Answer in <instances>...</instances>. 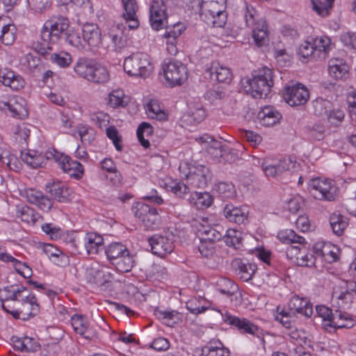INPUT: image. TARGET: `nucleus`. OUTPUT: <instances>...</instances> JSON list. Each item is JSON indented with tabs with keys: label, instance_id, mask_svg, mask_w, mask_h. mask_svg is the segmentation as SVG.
<instances>
[{
	"label": "nucleus",
	"instance_id": "nucleus-33",
	"mask_svg": "<svg viewBox=\"0 0 356 356\" xmlns=\"http://www.w3.org/2000/svg\"><path fill=\"white\" fill-rule=\"evenodd\" d=\"M281 114L273 107L266 106L259 113L261 123L266 127L275 125L281 119Z\"/></svg>",
	"mask_w": 356,
	"mask_h": 356
},
{
	"label": "nucleus",
	"instance_id": "nucleus-61",
	"mask_svg": "<svg viewBox=\"0 0 356 356\" xmlns=\"http://www.w3.org/2000/svg\"><path fill=\"white\" fill-rule=\"evenodd\" d=\"M298 54L304 58H307L310 56L316 58V51H314L313 44L309 42H305L300 46Z\"/></svg>",
	"mask_w": 356,
	"mask_h": 356
},
{
	"label": "nucleus",
	"instance_id": "nucleus-16",
	"mask_svg": "<svg viewBox=\"0 0 356 356\" xmlns=\"http://www.w3.org/2000/svg\"><path fill=\"white\" fill-rule=\"evenodd\" d=\"M0 82L3 86L16 91L22 89L26 84L25 80L21 75L8 68L0 69Z\"/></svg>",
	"mask_w": 356,
	"mask_h": 356
},
{
	"label": "nucleus",
	"instance_id": "nucleus-27",
	"mask_svg": "<svg viewBox=\"0 0 356 356\" xmlns=\"http://www.w3.org/2000/svg\"><path fill=\"white\" fill-rule=\"evenodd\" d=\"M82 35L85 43L91 47H97L102 42L100 29L95 24H85L82 28Z\"/></svg>",
	"mask_w": 356,
	"mask_h": 356
},
{
	"label": "nucleus",
	"instance_id": "nucleus-23",
	"mask_svg": "<svg viewBox=\"0 0 356 356\" xmlns=\"http://www.w3.org/2000/svg\"><path fill=\"white\" fill-rule=\"evenodd\" d=\"M252 28V38L257 47L265 46L268 42V29L266 22L263 18L255 22Z\"/></svg>",
	"mask_w": 356,
	"mask_h": 356
},
{
	"label": "nucleus",
	"instance_id": "nucleus-5",
	"mask_svg": "<svg viewBox=\"0 0 356 356\" xmlns=\"http://www.w3.org/2000/svg\"><path fill=\"white\" fill-rule=\"evenodd\" d=\"M124 70L129 76L147 77L153 70L148 54L136 53L125 58Z\"/></svg>",
	"mask_w": 356,
	"mask_h": 356
},
{
	"label": "nucleus",
	"instance_id": "nucleus-25",
	"mask_svg": "<svg viewBox=\"0 0 356 356\" xmlns=\"http://www.w3.org/2000/svg\"><path fill=\"white\" fill-rule=\"evenodd\" d=\"M289 307L293 315L298 314L306 317H310L313 314L312 306L309 302L303 298H300L298 296H293L289 303Z\"/></svg>",
	"mask_w": 356,
	"mask_h": 356
},
{
	"label": "nucleus",
	"instance_id": "nucleus-63",
	"mask_svg": "<svg viewBox=\"0 0 356 356\" xmlns=\"http://www.w3.org/2000/svg\"><path fill=\"white\" fill-rule=\"evenodd\" d=\"M213 243L200 241L198 245V250L200 254L204 257H211L215 252V247Z\"/></svg>",
	"mask_w": 356,
	"mask_h": 356
},
{
	"label": "nucleus",
	"instance_id": "nucleus-9",
	"mask_svg": "<svg viewBox=\"0 0 356 356\" xmlns=\"http://www.w3.org/2000/svg\"><path fill=\"white\" fill-rule=\"evenodd\" d=\"M148 241L152 253L161 257L171 253L175 248L174 236L169 233L154 234L149 238Z\"/></svg>",
	"mask_w": 356,
	"mask_h": 356
},
{
	"label": "nucleus",
	"instance_id": "nucleus-46",
	"mask_svg": "<svg viewBox=\"0 0 356 356\" xmlns=\"http://www.w3.org/2000/svg\"><path fill=\"white\" fill-rule=\"evenodd\" d=\"M243 13L245 24L248 27L252 26V25L255 24V22L261 19L254 7L248 4L246 1L244 2Z\"/></svg>",
	"mask_w": 356,
	"mask_h": 356
},
{
	"label": "nucleus",
	"instance_id": "nucleus-49",
	"mask_svg": "<svg viewBox=\"0 0 356 356\" xmlns=\"http://www.w3.org/2000/svg\"><path fill=\"white\" fill-rule=\"evenodd\" d=\"M32 342V338L26 337L24 339H18L14 341V347L24 352H35L40 349V344L38 342H34L31 346L29 343Z\"/></svg>",
	"mask_w": 356,
	"mask_h": 356
},
{
	"label": "nucleus",
	"instance_id": "nucleus-26",
	"mask_svg": "<svg viewBox=\"0 0 356 356\" xmlns=\"http://www.w3.org/2000/svg\"><path fill=\"white\" fill-rule=\"evenodd\" d=\"M356 284L353 282L346 283V289L342 291L334 289L332 293V300H337V305L339 308H346L353 302V296L352 291L355 293Z\"/></svg>",
	"mask_w": 356,
	"mask_h": 356
},
{
	"label": "nucleus",
	"instance_id": "nucleus-31",
	"mask_svg": "<svg viewBox=\"0 0 356 356\" xmlns=\"http://www.w3.org/2000/svg\"><path fill=\"white\" fill-rule=\"evenodd\" d=\"M104 244L102 236L94 233H87L84 237V245L88 254H96Z\"/></svg>",
	"mask_w": 356,
	"mask_h": 356
},
{
	"label": "nucleus",
	"instance_id": "nucleus-47",
	"mask_svg": "<svg viewBox=\"0 0 356 356\" xmlns=\"http://www.w3.org/2000/svg\"><path fill=\"white\" fill-rule=\"evenodd\" d=\"M215 191L222 199L232 198L236 195L234 186L231 183L220 182L216 185Z\"/></svg>",
	"mask_w": 356,
	"mask_h": 356
},
{
	"label": "nucleus",
	"instance_id": "nucleus-38",
	"mask_svg": "<svg viewBox=\"0 0 356 356\" xmlns=\"http://www.w3.org/2000/svg\"><path fill=\"white\" fill-rule=\"evenodd\" d=\"M91 120L101 129H105L107 137L111 139V117L108 113L97 112L91 115Z\"/></svg>",
	"mask_w": 356,
	"mask_h": 356
},
{
	"label": "nucleus",
	"instance_id": "nucleus-1",
	"mask_svg": "<svg viewBox=\"0 0 356 356\" xmlns=\"http://www.w3.org/2000/svg\"><path fill=\"white\" fill-rule=\"evenodd\" d=\"M70 28L69 20L62 16H54L47 19L40 31L41 41L35 43L33 49L42 56L53 51V46L63 38Z\"/></svg>",
	"mask_w": 356,
	"mask_h": 356
},
{
	"label": "nucleus",
	"instance_id": "nucleus-12",
	"mask_svg": "<svg viewBox=\"0 0 356 356\" xmlns=\"http://www.w3.org/2000/svg\"><path fill=\"white\" fill-rule=\"evenodd\" d=\"M284 97L286 103L291 106H297L307 103L309 97V93L304 85L298 83L286 86Z\"/></svg>",
	"mask_w": 356,
	"mask_h": 356
},
{
	"label": "nucleus",
	"instance_id": "nucleus-14",
	"mask_svg": "<svg viewBox=\"0 0 356 356\" xmlns=\"http://www.w3.org/2000/svg\"><path fill=\"white\" fill-rule=\"evenodd\" d=\"M135 216L142 221L147 229H154L159 222L156 209L147 204L138 203Z\"/></svg>",
	"mask_w": 356,
	"mask_h": 356
},
{
	"label": "nucleus",
	"instance_id": "nucleus-2",
	"mask_svg": "<svg viewBox=\"0 0 356 356\" xmlns=\"http://www.w3.org/2000/svg\"><path fill=\"white\" fill-rule=\"evenodd\" d=\"M244 92L254 98L263 99L267 97L273 85V72L263 67L252 72V79H244L241 81Z\"/></svg>",
	"mask_w": 356,
	"mask_h": 356
},
{
	"label": "nucleus",
	"instance_id": "nucleus-43",
	"mask_svg": "<svg viewBox=\"0 0 356 356\" xmlns=\"http://www.w3.org/2000/svg\"><path fill=\"white\" fill-rule=\"evenodd\" d=\"M277 238L284 243H298L302 245L305 243V238L297 235L292 229H286L278 232Z\"/></svg>",
	"mask_w": 356,
	"mask_h": 356
},
{
	"label": "nucleus",
	"instance_id": "nucleus-20",
	"mask_svg": "<svg viewBox=\"0 0 356 356\" xmlns=\"http://www.w3.org/2000/svg\"><path fill=\"white\" fill-rule=\"evenodd\" d=\"M46 191L52 198L60 202H67L70 200L69 188L61 181L49 182L46 185Z\"/></svg>",
	"mask_w": 356,
	"mask_h": 356
},
{
	"label": "nucleus",
	"instance_id": "nucleus-7",
	"mask_svg": "<svg viewBox=\"0 0 356 356\" xmlns=\"http://www.w3.org/2000/svg\"><path fill=\"white\" fill-rule=\"evenodd\" d=\"M46 157L58 163L63 171L71 177L79 179L83 174V167L79 162L72 160L68 156L63 154L55 149L47 151Z\"/></svg>",
	"mask_w": 356,
	"mask_h": 356
},
{
	"label": "nucleus",
	"instance_id": "nucleus-48",
	"mask_svg": "<svg viewBox=\"0 0 356 356\" xmlns=\"http://www.w3.org/2000/svg\"><path fill=\"white\" fill-rule=\"evenodd\" d=\"M71 324L76 333L83 336L88 329V321L82 315L74 314L71 318Z\"/></svg>",
	"mask_w": 356,
	"mask_h": 356
},
{
	"label": "nucleus",
	"instance_id": "nucleus-62",
	"mask_svg": "<svg viewBox=\"0 0 356 356\" xmlns=\"http://www.w3.org/2000/svg\"><path fill=\"white\" fill-rule=\"evenodd\" d=\"M42 229L53 240H56L60 238L63 233L62 230L59 227L54 225L51 223L44 224L42 226Z\"/></svg>",
	"mask_w": 356,
	"mask_h": 356
},
{
	"label": "nucleus",
	"instance_id": "nucleus-8",
	"mask_svg": "<svg viewBox=\"0 0 356 356\" xmlns=\"http://www.w3.org/2000/svg\"><path fill=\"white\" fill-rule=\"evenodd\" d=\"M310 194L317 200L332 201L334 200L337 188L331 180L314 178L308 183Z\"/></svg>",
	"mask_w": 356,
	"mask_h": 356
},
{
	"label": "nucleus",
	"instance_id": "nucleus-41",
	"mask_svg": "<svg viewBox=\"0 0 356 356\" xmlns=\"http://www.w3.org/2000/svg\"><path fill=\"white\" fill-rule=\"evenodd\" d=\"M132 257L129 254H124L113 260V266H115L117 271L127 273L131 270L134 266Z\"/></svg>",
	"mask_w": 356,
	"mask_h": 356
},
{
	"label": "nucleus",
	"instance_id": "nucleus-4",
	"mask_svg": "<svg viewBox=\"0 0 356 356\" xmlns=\"http://www.w3.org/2000/svg\"><path fill=\"white\" fill-rule=\"evenodd\" d=\"M81 77L95 83L104 84L110 79L109 70L92 59L80 58L74 67Z\"/></svg>",
	"mask_w": 356,
	"mask_h": 356
},
{
	"label": "nucleus",
	"instance_id": "nucleus-11",
	"mask_svg": "<svg viewBox=\"0 0 356 356\" xmlns=\"http://www.w3.org/2000/svg\"><path fill=\"white\" fill-rule=\"evenodd\" d=\"M184 175L189 184L200 188L206 187L211 177L209 168L203 165L190 166L188 172L184 173Z\"/></svg>",
	"mask_w": 356,
	"mask_h": 356
},
{
	"label": "nucleus",
	"instance_id": "nucleus-28",
	"mask_svg": "<svg viewBox=\"0 0 356 356\" xmlns=\"http://www.w3.org/2000/svg\"><path fill=\"white\" fill-rule=\"evenodd\" d=\"M232 265L239 277L245 282H248L252 279L256 270L255 264L248 261L245 262L241 259H235Z\"/></svg>",
	"mask_w": 356,
	"mask_h": 356
},
{
	"label": "nucleus",
	"instance_id": "nucleus-3",
	"mask_svg": "<svg viewBox=\"0 0 356 356\" xmlns=\"http://www.w3.org/2000/svg\"><path fill=\"white\" fill-rule=\"evenodd\" d=\"M10 292L11 293L8 296V298L15 301L21 300V306L16 310L10 311L3 303L2 308L5 312L11 314L14 318L23 321L28 320L39 313L40 306L37 302V298L33 293L24 294L25 292H27L26 287H17Z\"/></svg>",
	"mask_w": 356,
	"mask_h": 356
},
{
	"label": "nucleus",
	"instance_id": "nucleus-19",
	"mask_svg": "<svg viewBox=\"0 0 356 356\" xmlns=\"http://www.w3.org/2000/svg\"><path fill=\"white\" fill-rule=\"evenodd\" d=\"M26 197L29 203L44 211H49L53 206L52 200L40 191L29 188L26 191Z\"/></svg>",
	"mask_w": 356,
	"mask_h": 356
},
{
	"label": "nucleus",
	"instance_id": "nucleus-56",
	"mask_svg": "<svg viewBox=\"0 0 356 356\" xmlns=\"http://www.w3.org/2000/svg\"><path fill=\"white\" fill-rule=\"evenodd\" d=\"M15 140L22 145H27V140L30 136V130L25 125L17 126L15 131Z\"/></svg>",
	"mask_w": 356,
	"mask_h": 356
},
{
	"label": "nucleus",
	"instance_id": "nucleus-40",
	"mask_svg": "<svg viewBox=\"0 0 356 356\" xmlns=\"http://www.w3.org/2000/svg\"><path fill=\"white\" fill-rule=\"evenodd\" d=\"M136 134L140 145L145 148H148L150 146V143L149 140L145 137L152 136L153 134L152 126L148 122H143L138 127Z\"/></svg>",
	"mask_w": 356,
	"mask_h": 356
},
{
	"label": "nucleus",
	"instance_id": "nucleus-35",
	"mask_svg": "<svg viewBox=\"0 0 356 356\" xmlns=\"http://www.w3.org/2000/svg\"><path fill=\"white\" fill-rule=\"evenodd\" d=\"M240 231L234 229H228L223 235V239L227 246L236 250H240L243 247V236Z\"/></svg>",
	"mask_w": 356,
	"mask_h": 356
},
{
	"label": "nucleus",
	"instance_id": "nucleus-51",
	"mask_svg": "<svg viewBox=\"0 0 356 356\" xmlns=\"http://www.w3.org/2000/svg\"><path fill=\"white\" fill-rule=\"evenodd\" d=\"M147 112L151 118L159 120H165L168 116L166 113L160 108L156 102L151 100L147 104Z\"/></svg>",
	"mask_w": 356,
	"mask_h": 356
},
{
	"label": "nucleus",
	"instance_id": "nucleus-59",
	"mask_svg": "<svg viewBox=\"0 0 356 356\" xmlns=\"http://www.w3.org/2000/svg\"><path fill=\"white\" fill-rule=\"evenodd\" d=\"M325 117L330 125L338 126L343 120L344 113L340 109L331 108Z\"/></svg>",
	"mask_w": 356,
	"mask_h": 356
},
{
	"label": "nucleus",
	"instance_id": "nucleus-34",
	"mask_svg": "<svg viewBox=\"0 0 356 356\" xmlns=\"http://www.w3.org/2000/svg\"><path fill=\"white\" fill-rule=\"evenodd\" d=\"M15 26L13 24L2 23V19L0 18V43L5 45L12 44L15 40Z\"/></svg>",
	"mask_w": 356,
	"mask_h": 356
},
{
	"label": "nucleus",
	"instance_id": "nucleus-60",
	"mask_svg": "<svg viewBox=\"0 0 356 356\" xmlns=\"http://www.w3.org/2000/svg\"><path fill=\"white\" fill-rule=\"evenodd\" d=\"M275 165L278 171L279 174L281 175L285 171L290 170L295 166V162L291 157H284L279 160V161L275 163Z\"/></svg>",
	"mask_w": 356,
	"mask_h": 356
},
{
	"label": "nucleus",
	"instance_id": "nucleus-17",
	"mask_svg": "<svg viewBox=\"0 0 356 356\" xmlns=\"http://www.w3.org/2000/svg\"><path fill=\"white\" fill-rule=\"evenodd\" d=\"M225 323L236 327L242 333L254 334L258 330V327L245 318H238L225 313L223 316Z\"/></svg>",
	"mask_w": 356,
	"mask_h": 356
},
{
	"label": "nucleus",
	"instance_id": "nucleus-39",
	"mask_svg": "<svg viewBox=\"0 0 356 356\" xmlns=\"http://www.w3.org/2000/svg\"><path fill=\"white\" fill-rule=\"evenodd\" d=\"M216 289L222 294L228 297L235 295L238 290V286L227 278H220L216 282Z\"/></svg>",
	"mask_w": 356,
	"mask_h": 356
},
{
	"label": "nucleus",
	"instance_id": "nucleus-21",
	"mask_svg": "<svg viewBox=\"0 0 356 356\" xmlns=\"http://www.w3.org/2000/svg\"><path fill=\"white\" fill-rule=\"evenodd\" d=\"M248 210L244 207H236L232 204H226L223 215L229 222L237 224L244 223L248 219Z\"/></svg>",
	"mask_w": 356,
	"mask_h": 356
},
{
	"label": "nucleus",
	"instance_id": "nucleus-10",
	"mask_svg": "<svg viewBox=\"0 0 356 356\" xmlns=\"http://www.w3.org/2000/svg\"><path fill=\"white\" fill-rule=\"evenodd\" d=\"M200 14L212 18L211 23L216 27H222L226 22L225 8L217 1H202Z\"/></svg>",
	"mask_w": 356,
	"mask_h": 356
},
{
	"label": "nucleus",
	"instance_id": "nucleus-18",
	"mask_svg": "<svg viewBox=\"0 0 356 356\" xmlns=\"http://www.w3.org/2000/svg\"><path fill=\"white\" fill-rule=\"evenodd\" d=\"M205 74L214 81L228 83L231 81L232 74L230 70L220 65L218 62H213L211 66L205 71Z\"/></svg>",
	"mask_w": 356,
	"mask_h": 356
},
{
	"label": "nucleus",
	"instance_id": "nucleus-53",
	"mask_svg": "<svg viewBox=\"0 0 356 356\" xmlns=\"http://www.w3.org/2000/svg\"><path fill=\"white\" fill-rule=\"evenodd\" d=\"M126 29V26L123 24H117L115 29H113V32H116L113 34V42L115 43L118 49H121L126 45V38L124 36V31Z\"/></svg>",
	"mask_w": 356,
	"mask_h": 356
},
{
	"label": "nucleus",
	"instance_id": "nucleus-42",
	"mask_svg": "<svg viewBox=\"0 0 356 356\" xmlns=\"http://www.w3.org/2000/svg\"><path fill=\"white\" fill-rule=\"evenodd\" d=\"M332 106L331 102L323 98H317L312 102L313 112L316 116H325L332 108Z\"/></svg>",
	"mask_w": 356,
	"mask_h": 356
},
{
	"label": "nucleus",
	"instance_id": "nucleus-44",
	"mask_svg": "<svg viewBox=\"0 0 356 356\" xmlns=\"http://www.w3.org/2000/svg\"><path fill=\"white\" fill-rule=\"evenodd\" d=\"M43 56L61 67L69 66L72 60L70 54L66 52L51 53V51H49L48 55Z\"/></svg>",
	"mask_w": 356,
	"mask_h": 356
},
{
	"label": "nucleus",
	"instance_id": "nucleus-37",
	"mask_svg": "<svg viewBox=\"0 0 356 356\" xmlns=\"http://www.w3.org/2000/svg\"><path fill=\"white\" fill-rule=\"evenodd\" d=\"M63 39L71 46L78 49H83L85 48V42L82 33L74 29H68Z\"/></svg>",
	"mask_w": 356,
	"mask_h": 356
},
{
	"label": "nucleus",
	"instance_id": "nucleus-15",
	"mask_svg": "<svg viewBox=\"0 0 356 356\" xmlns=\"http://www.w3.org/2000/svg\"><path fill=\"white\" fill-rule=\"evenodd\" d=\"M355 324V320L352 318L347 313L342 312L339 309H335V316L331 323H327L325 325V330L328 332H335L337 329L353 327Z\"/></svg>",
	"mask_w": 356,
	"mask_h": 356
},
{
	"label": "nucleus",
	"instance_id": "nucleus-13",
	"mask_svg": "<svg viewBox=\"0 0 356 356\" xmlns=\"http://www.w3.org/2000/svg\"><path fill=\"white\" fill-rule=\"evenodd\" d=\"M166 6L163 0H152L149 8V22L154 30H160L168 24Z\"/></svg>",
	"mask_w": 356,
	"mask_h": 356
},
{
	"label": "nucleus",
	"instance_id": "nucleus-64",
	"mask_svg": "<svg viewBox=\"0 0 356 356\" xmlns=\"http://www.w3.org/2000/svg\"><path fill=\"white\" fill-rule=\"evenodd\" d=\"M341 40L344 45L356 49V33H344L341 35Z\"/></svg>",
	"mask_w": 356,
	"mask_h": 356
},
{
	"label": "nucleus",
	"instance_id": "nucleus-29",
	"mask_svg": "<svg viewBox=\"0 0 356 356\" xmlns=\"http://www.w3.org/2000/svg\"><path fill=\"white\" fill-rule=\"evenodd\" d=\"M348 66L343 60L332 58L328 63V72L330 75L335 79H343L348 76Z\"/></svg>",
	"mask_w": 356,
	"mask_h": 356
},
{
	"label": "nucleus",
	"instance_id": "nucleus-55",
	"mask_svg": "<svg viewBox=\"0 0 356 356\" xmlns=\"http://www.w3.org/2000/svg\"><path fill=\"white\" fill-rule=\"evenodd\" d=\"M316 310L318 316L323 318L322 326L325 330V325L333 321L334 316H335V311L333 312L331 308L324 305H317Z\"/></svg>",
	"mask_w": 356,
	"mask_h": 356
},
{
	"label": "nucleus",
	"instance_id": "nucleus-6",
	"mask_svg": "<svg viewBox=\"0 0 356 356\" xmlns=\"http://www.w3.org/2000/svg\"><path fill=\"white\" fill-rule=\"evenodd\" d=\"M165 83L170 87L181 86L188 79L186 66L177 60H170L163 65Z\"/></svg>",
	"mask_w": 356,
	"mask_h": 356
},
{
	"label": "nucleus",
	"instance_id": "nucleus-22",
	"mask_svg": "<svg viewBox=\"0 0 356 356\" xmlns=\"http://www.w3.org/2000/svg\"><path fill=\"white\" fill-rule=\"evenodd\" d=\"M124 13L123 17L130 29H136L139 26V21L136 16L138 5L136 0H122Z\"/></svg>",
	"mask_w": 356,
	"mask_h": 356
},
{
	"label": "nucleus",
	"instance_id": "nucleus-36",
	"mask_svg": "<svg viewBox=\"0 0 356 356\" xmlns=\"http://www.w3.org/2000/svg\"><path fill=\"white\" fill-rule=\"evenodd\" d=\"M330 39L326 36L316 38L313 40L314 51H316V58L325 59L330 49Z\"/></svg>",
	"mask_w": 356,
	"mask_h": 356
},
{
	"label": "nucleus",
	"instance_id": "nucleus-24",
	"mask_svg": "<svg viewBox=\"0 0 356 356\" xmlns=\"http://www.w3.org/2000/svg\"><path fill=\"white\" fill-rule=\"evenodd\" d=\"M224 234V229L219 225L214 227L202 225L198 229L200 241H207L209 243L211 242L215 243L220 241L223 237Z\"/></svg>",
	"mask_w": 356,
	"mask_h": 356
},
{
	"label": "nucleus",
	"instance_id": "nucleus-32",
	"mask_svg": "<svg viewBox=\"0 0 356 356\" xmlns=\"http://www.w3.org/2000/svg\"><path fill=\"white\" fill-rule=\"evenodd\" d=\"M329 222L333 233L337 236H341L348 225V218L337 212L330 216Z\"/></svg>",
	"mask_w": 356,
	"mask_h": 356
},
{
	"label": "nucleus",
	"instance_id": "nucleus-54",
	"mask_svg": "<svg viewBox=\"0 0 356 356\" xmlns=\"http://www.w3.org/2000/svg\"><path fill=\"white\" fill-rule=\"evenodd\" d=\"M30 9L35 13H43L51 7V0H27Z\"/></svg>",
	"mask_w": 356,
	"mask_h": 356
},
{
	"label": "nucleus",
	"instance_id": "nucleus-52",
	"mask_svg": "<svg viewBox=\"0 0 356 356\" xmlns=\"http://www.w3.org/2000/svg\"><path fill=\"white\" fill-rule=\"evenodd\" d=\"M129 102L130 97L122 90H113V108H124Z\"/></svg>",
	"mask_w": 356,
	"mask_h": 356
},
{
	"label": "nucleus",
	"instance_id": "nucleus-45",
	"mask_svg": "<svg viewBox=\"0 0 356 356\" xmlns=\"http://www.w3.org/2000/svg\"><path fill=\"white\" fill-rule=\"evenodd\" d=\"M334 0H312L313 10L320 16L326 17L330 14Z\"/></svg>",
	"mask_w": 356,
	"mask_h": 356
},
{
	"label": "nucleus",
	"instance_id": "nucleus-58",
	"mask_svg": "<svg viewBox=\"0 0 356 356\" xmlns=\"http://www.w3.org/2000/svg\"><path fill=\"white\" fill-rule=\"evenodd\" d=\"M167 30L163 35L165 39H171V40H177V38L181 34L184 30L183 24L177 23L173 24L172 27L165 26Z\"/></svg>",
	"mask_w": 356,
	"mask_h": 356
},
{
	"label": "nucleus",
	"instance_id": "nucleus-50",
	"mask_svg": "<svg viewBox=\"0 0 356 356\" xmlns=\"http://www.w3.org/2000/svg\"><path fill=\"white\" fill-rule=\"evenodd\" d=\"M193 204L198 209H203L210 207L213 202L212 196L209 193H195Z\"/></svg>",
	"mask_w": 356,
	"mask_h": 356
},
{
	"label": "nucleus",
	"instance_id": "nucleus-57",
	"mask_svg": "<svg viewBox=\"0 0 356 356\" xmlns=\"http://www.w3.org/2000/svg\"><path fill=\"white\" fill-rule=\"evenodd\" d=\"M34 210L26 205L18 206L17 208V217L26 222L34 221Z\"/></svg>",
	"mask_w": 356,
	"mask_h": 356
},
{
	"label": "nucleus",
	"instance_id": "nucleus-30",
	"mask_svg": "<svg viewBox=\"0 0 356 356\" xmlns=\"http://www.w3.org/2000/svg\"><path fill=\"white\" fill-rule=\"evenodd\" d=\"M22 160L32 168H42L46 164L48 159L46 154L42 155L33 150H29L26 152H21Z\"/></svg>",
	"mask_w": 356,
	"mask_h": 356
}]
</instances>
